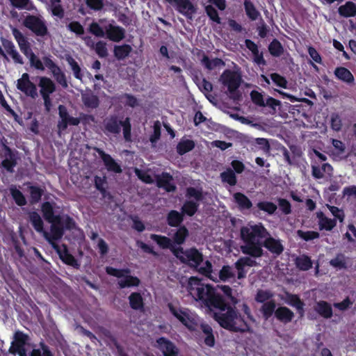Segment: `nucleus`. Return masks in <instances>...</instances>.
<instances>
[{
  "label": "nucleus",
  "instance_id": "obj_1",
  "mask_svg": "<svg viewBox=\"0 0 356 356\" xmlns=\"http://www.w3.org/2000/svg\"><path fill=\"white\" fill-rule=\"evenodd\" d=\"M225 306L216 308L219 311L213 313V319L224 329L232 332H251V327L235 306L230 305L224 298Z\"/></svg>",
  "mask_w": 356,
  "mask_h": 356
},
{
  "label": "nucleus",
  "instance_id": "obj_2",
  "mask_svg": "<svg viewBox=\"0 0 356 356\" xmlns=\"http://www.w3.org/2000/svg\"><path fill=\"white\" fill-rule=\"evenodd\" d=\"M268 235L269 232L261 223L242 227L241 238L245 243V245L241 247L243 253L254 258L262 257L264 251L260 240Z\"/></svg>",
  "mask_w": 356,
  "mask_h": 356
},
{
  "label": "nucleus",
  "instance_id": "obj_3",
  "mask_svg": "<svg viewBox=\"0 0 356 356\" xmlns=\"http://www.w3.org/2000/svg\"><path fill=\"white\" fill-rule=\"evenodd\" d=\"M188 290L197 300L201 301L209 309L222 308L225 306L224 297L216 293L212 286L202 284L201 280L195 277L189 279Z\"/></svg>",
  "mask_w": 356,
  "mask_h": 356
},
{
  "label": "nucleus",
  "instance_id": "obj_4",
  "mask_svg": "<svg viewBox=\"0 0 356 356\" xmlns=\"http://www.w3.org/2000/svg\"><path fill=\"white\" fill-rule=\"evenodd\" d=\"M188 290L197 300L201 301L209 309L222 308L225 306L224 297L216 293L212 286L202 284L201 280L195 277L189 279Z\"/></svg>",
  "mask_w": 356,
  "mask_h": 356
},
{
  "label": "nucleus",
  "instance_id": "obj_5",
  "mask_svg": "<svg viewBox=\"0 0 356 356\" xmlns=\"http://www.w3.org/2000/svg\"><path fill=\"white\" fill-rule=\"evenodd\" d=\"M29 340V337L27 334L19 330L16 331L9 352L14 355L17 354L19 356H53L49 347L43 341L39 343V348L33 345L32 350L27 353L25 346Z\"/></svg>",
  "mask_w": 356,
  "mask_h": 356
},
{
  "label": "nucleus",
  "instance_id": "obj_6",
  "mask_svg": "<svg viewBox=\"0 0 356 356\" xmlns=\"http://www.w3.org/2000/svg\"><path fill=\"white\" fill-rule=\"evenodd\" d=\"M219 81L227 88L231 99L234 101L240 99L241 95L238 89L241 86L242 78L239 72L227 69L220 75Z\"/></svg>",
  "mask_w": 356,
  "mask_h": 356
},
{
  "label": "nucleus",
  "instance_id": "obj_7",
  "mask_svg": "<svg viewBox=\"0 0 356 356\" xmlns=\"http://www.w3.org/2000/svg\"><path fill=\"white\" fill-rule=\"evenodd\" d=\"M173 255L181 263L188 265L191 268H197L203 261V254L196 248H191L184 250L182 247H178L173 251Z\"/></svg>",
  "mask_w": 356,
  "mask_h": 356
},
{
  "label": "nucleus",
  "instance_id": "obj_8",
  "mask_svg": "<svg viewBox=\"0 0 356 356\" xmlns=\"http://www.w3.org/2000/svg\"><path fill=\"white\" fill-rule=\"evenodd\" d=\"M105 270L108 275L120 278L118 282L119 289L138 286L140 284L138 277L130 275L131 270L129 268L118 269L112 266H106Z\"/></svg>",
  "mask_w": 356,
  "mask_h": 356
},
{
  "label": "nucleus",
  "instance_id": "obj_9",
  "mask_svg": "<svg viewBox=\"0 0 356 356\" xmlns=\"http://www.w3.org/2000/svg\"><path fill=\"white\" fill-rule=\"evenodd\" d=\"M22 24L36 36L44 37L49 34L46 21L40 15L28 14L24 17Z\"/></svg>",
  "mask_w": 356,
  "mask_h": 356
},
{
  "label": "nucleus",
  "instance_id": "obj_10",
  "mask_svg": "<svg viewBox=\"0 0 356 356\" xmlns=\"http://www.w3.org/2000/svg\"><path fill=\"white\" fill-rule=\"evenodd\" d=\"M40 93L44 101L45 111L49 112L52 106V102L50 95L56 91L55 83L49 77H39Z\"/></svg>",
  "mask_w": 356,
  "mask_h": 356
},
{
  "label": "nucleus",
  "instance_id": "obj_11",
  "mask_svg": "<svg viewBox=\"0 0 356 356\" xmlns=\"http://www.w3.org/2000/svg\"><path fill=\"white\" fill-rule=\"evenodd\" d=\"M1 157L3 159L1 163V167L8 173H13L15 172L14 168L17 164V152L13 150L9 146L3 144Z\"/></svg>",
  "mask_w": 356,
  "mask_h": 356
},
{
  "label": "nucleus",
  "instance_id": "obj_12",
  "mask_svg": "<svg viewBox=\"0 0 356 356\" xmlns=\"http://www.w3.org/2000/svg\"><path fill=\"white\" fill-rule=\"evenodd\" d=\"M17 88L28 97L35 99L38 97L36 86L30 81L28 73H24L22 77L17 80Z\"/></svg>",
  "mask_w": 356,
  "mask_h": 356
},
{
  "label": "nucleus",
  "instance_id": "obj_13",
  "mask_svg": "<svg viewBox=\"0 0 356 356\" xmlns=\"http://www.w3.org/2000/svg\"><path fill=\"white\" fill-rule=\"evenodd\" d=\"M170 3H175V10L188 19H192L197 8L190 0H165Z\"/></svg>",
  "mask_w": 356,
  "mask_h": 356
},
{
  "label": "nucleus",
  "instance_id": "obj_14",
  "mask_svg": "<svg viewBox=\"0 0 356 356\" xmlns=\"http://www.w3.org/2000/svg\"><path fill=\"white\" fill-rule=\"evenodd\" d=\"M155 346L163 353V356H178L179 350L170 339L161 337L156 339Z\"/></svg>",
  "mask_w": 356,
  "mask_h": 356
},
{
  "label": "nucleus",
  "instance_id": "obj_15",
  "mask_svg": "<svg viewBox=\"0 0 356 356\" xmlns=\"http://www.w3.org/2000/svg\"><path fill=\"white\" fill-rule=\"evenodd\" d=\"M11 31L14 38L18 44L20 51L24 54V55L26 57L33 54V52L31 49V45L29 42L28 38L15 27H13Z\"/></svg>",
  "mask_w": 356,
  "mask_h": 356
},
{
  "label": "nucleus",
  "instance_id": "obj_16",
  "mask_svg": "<svg viewBox=\"0 0 356 356\" xmlns=\"http://www.w3.org/2000/svg\"><path fill=\"white\" fill-rule=\"evenodd\" d=\"M104 133L118 134L121 131V122L118 115L113 114L106 117L103 121Z\"/></svg>",
  "mask_w": 356,
  "mask_h": 356
},
{
  "label": "nucleus",
  "instance_id": "obj_17",
  "mask_svg": "<svg viewBox=\"0 0 356 356\" xmlns=\"http://www.w3.org/2000/svg\"><path fill=\"white\" fill-rule=\"evenodd\" d=\"M95 150L103 161L104 164L108 172H113L118 174L122 172L120 165L118 164L110 154L106 153L100 148H95Z\"/></svg>",
  "mask_w": 356,
  "mask_h": 356
},
{
  "label": "nucleus",
  "instance_id": "obj_18",
  "mask_svg": "<svg viewBox=\"0 0 356 356\" xmlns=\"http://www.w3.org/2000/svg\"><path fill=\"white\" fill-rule=\"evenodd\" d=\"M62 247L63 249H61L58 245H54V249L59 255L60 259L63 261V263L79 268V264H78V261L75 257L69 252L67 246L65 244H63Z\"/></svg>",
  "mask_w": 356,
  "mask_h": 356
},
{
  "label": "nucleus",
  "instance_id": "obj_19",
  "mask_svg": "<svg viewBox=\"0 0 356 356\" xmlns=\"http://www.w3.org/2000/svg\"><path fill=\"white\" fill-rule=\"evenodd\" d=\"M106 38L111 41L119 42L125 38V30L124 28L109 24L105 26Z\"/></svg>",
  "mask_w": 356,
  "mask_h": 356
},
{
  "label": "nucleus",
  "instance_id": "obj_20",
  "mask_svg": "<svg viewBox=\"0 0 356 356\" xmlns=\"http://www.w3.org/2000/svg\"><path fill=\"white\" fill-rule=\"evenodd\" d=\"M261 245L262 247L266 248L269 252L276 255L281 254L284 250L282 241L272 237L270 234L265 238Z\"/></svg>",
  "mask_w": 356,
  "mask_h": 356
},
{
  "label": "nucleus",
  "instance_id": "obj_21",
  "mask_svg": "<svg viewBox=\"0 0 356 356\" xmlns=\"http://www.w3.org/2000/svg\"><path fill=\"white\" fill-rule=\"evenodd\" d=\"M172 181V176L168 172H162L156 177V186L167 192H174L176 190V186Z\"/></svg>",
  "mask_w": 356,
  "mask_h": 356
},
{
  "label": "nucleus",
  "instance_id": "obj_22",
  "mask_svg": "<svg viewBox=\"0 0 356 356\" xmlns=\"http://www.w3.org/2000/svg\"><path fill=\"white\" fill-rule=\"evenodd\" d=\"M51 233L44 232V235L48 242L54 248V245H58L56 241L62 238L64 235L65 230L63 225H58L53 223L50 229Z\"/></svg>",
  "mask_w": 356,
  "mask_h": 356
},
{
  "label": "nucleus",
  "instance_id": "obj_23",
  "mask_svg": "<svg viewBox=\"0 0 356 356\" xmlns=\"http://www.w3.org/2000/svg\"><path fill=\"white\" fill-rule=\"evenodd\" d=\"M1 43L6 52L11 56L15 63L24 64L22 57L17 51L15 44L11 40L1 38Z\"/></svg>",
  "mask_w": 356,
  "mask_h": 356
},
{
  "label": "nucleus",
  "instance_id": "obj_24",
  "mask_svg": "<svg viewBox=\"0 0 356 356\" xmlns=\"http://www.w3.org/2000/svg\"><path fill=\"white\" fill-rule=\"evenodd\" d=\"M83 39L85 40L88 47L95 49L99 58H106L108 56V49L105 42L100 40L95 44L90 36H86L83 38Z\"/></svg>",
  "mask_w": 356,
  "mask_h": 356
},
{
  "label": "nucleus",
  "instance_id": "obj_25",
  "mask_svg": "<svg viewBox=\"0 0 356 356\" xmlns=\"http://www.w3.org/2000/svg\"><path fill=\"white\" fill-rule=\"evenodd\" d=\"M168 307L170 313L178 319L184 325L191 328L189 322H191V318L187 312L182 310L181 309L176 308L172 302L168 303Z\"/></svg>",
  "mask_w": 356,
  "mask_h": 356
},
{
  "label": "nucleus",
  "instance_id": "obj_26",
  "mask_svg": "<svg viewBox=\"0 0 356 356\" xmlns=\"http://www.w3.org/2000/svg\"><path fill=\"white\" fill-rule=\"evenodd\" d=\"M150 238L155 241L161 248L170 249L172 254L175 250H177L178 247H176L172 242V240L165 236L152 234Z\"/></svg>",
  "mask_w": 356,
  "mask_h": 356
},
{
  "label": "nucleus",
  "instance_id": "obj_27",
  "mask_svg": "<svg viewBox=\"0 0 356 356\" xmlns=\"http://www.w3.org/2000/svg\"><path fill=\"white\" fill-rule=\"evenodd\" d=\"M275 316L281 323L287 324L292 321L294 313L288 307L282 306L276 309Z\"/></svg>",
  "mask_w": 356,
  "mask_h": 356
},
{
  "label": "nucleus",
  "instance_id": "obj_28",
  "mask_svg": "<svg viewBox=\"0 0 356 356\" xmlns=\"http://www.w3.org/2000/svg\"><path fill=\"white\" fill-rule=\"evenodd\" d=\"M316 217L318 219V227L321 231H331L337 225L336 219L327 218L322 211L317 212Z\"/></svg>",
  "mask_w": 356,
  "mask_h": 356
},
{
  "label": "nucleus",
  "instance_id": "obj_29",
  "mask_svg": "<svg viewBox=\"0 0 356 356\" xmlns=\"http://www.w3.org/2000/svg\"><path fill=\"white\" fill-rule=\"evenodd\" d=\"M314 310L323 318L328 319L333 316L332 305L325 300L316 302Z\"/></svg>",
  "mask_w": 356,
  "mask_h": 356
},
{
  "label": "nucleus",
  "instance_id": "obj_30",
  "mask_svg": "<svg viewBox=\"0 0 356 356\" xmlns=\"http://www.w3.org/2000/svg\"><path fill=\"white\" fill-rule=\"evenodd\" d=\"M243 8L248 18L256 21L261 17V13L251 0H244Z\"/></svg>",
  "mask_w": 356,
  "mask_h": 356
},
{
  "label": "nucleus",
  "instance_id": "obj_31",
  "mask_svg": "<svg viewBox=\"0 0 356 356\" xmlns=\"http://www.w3.org/2000/svg\"><path fill=\"white\" fill-rule=\"evenodd\" d=\"M294 264L296 267L302 271H307L313 266L311 257L305 254L298 256L294 260Z\"/></svg>",
  "mask_w": 356,
  "mask_h": 356
},
{
  "label": "nucleus",
  "instance_id": "obj_32",
  "mask_svg": "<svg viewBox=\"0 0 356 356\" xmlns=\"http://www.w3.org/2000/svg\"><path fill=\"white\" fill-rule=\"evenodd\" d=\"M184 216L181 212L176 210H170L166 216V222L172 227H178L181 226V224L184 221Z\"/></svg>",
  "mask_w": 356,
  "mask_h": 356
},
{
  "label": "nucleus",
  "instance_id": "obj_33",
  "mask_svg": "<svg viewBox=\"0 0 356 356\" xmlns=\"http://www.w3.org/2000/svg\"><path fill=\"white\" fill-rule=\"evenodd\" d=\"M30 195L29 202L32 205L38 204L44 193V188L39 186L31 185L28 186Z\"/></svg>",
  "mask_w": 356,
  "mask_h": 356
},
{
  "label": "nucleus",
  "instance_id": "obj_34",
  "mask_svg": "<svg viewBox=\"0 0 356 356\" xmlns=\"http://www.w3.org/2000/svg\"><path fill=\"white\" fill-rule=\"evenodd\" d=\"M201 63L208 70H212L217 67H224L225 65V63L222 59L219 58L210 59L209 56L204 54H203L201 60Z\"/></svg>",
  "mask_w": 356,
  "mask_h": 356
},
{
  "label": "nucleus",
  "instance_id": "obj_35",
  "mask_svg": "<svg viewBox=\"0 0 356 356\" xmlns=\"http://www.w3.org/2000/svg\"><path fill=\"white\" fill-rule=\"evenodd\" d=\"M340 16L348 18L356 16V4L353 1H346L338 8Z\"/></svg>",
  "mask_w": 356,
  "mask_h": 356
},
{
  "label": "nucleus",
  "instance_id": "obj_36",
  "mask_svg": "<svg viewBox=\"0 0 356 356\" xmlns=\"http://www.w3.org/2000/svg\"><path fill=\"white\" fill-rule=\"evenodd\" d=\"M334 73L338 79L346 83H353L355 81L353 74L344 67H337Z\"/></svg>",
  "mask_w": 356,
  "mask_h": 356
},
{
  "label": "nucleus",
  "instance_id": "obj_37",
  "mask_svg": "<svg viewBox=\"0 0 356 356\" xmlns=\"http://www.w3.org/2000/svg\"><path fill=\"white\" fill-rule=\"evenodd\" d=\"M132 51L131 45L124 44L122 45H115L113 49L114 56L118 60H122L129 56Z\"/></svg>",
  "mask_w": 356,
  "mask_h": 356
},
{
  "label": "nucleus",
  "instance_id": "obj_38",
  "mask_svg": "<svg viewBox=\"0 0 356 356\" xmlns=\"http://www.w3.org/2000/svg\"><path fill=\"white\" fill-rule=\"evenodd\" d=\"M129 305L134 310L144 309V300L142 295L138 292H133L129 296Z\"/></svg>",
  "mask_w": 356,
  "mask_h": 356
},
{
  "label": "nucleus",
  "instance_id": "obj_39",
  "mask_svg": "<svg viewBox=\"0 0 356 356\" xmlns=\"http://www.w3.org/2000/svg\"><path fill=\"white\" fill-rule=\"evenodd\" d=\"M188 235V229L185 225L178 227V229L172 237L174 243L179 245V247H181V245L185 243Z\"/></svg>",
  "mask_w": 356,
  "mask_h": 356
},
{
  "label": "nucleus",
  "instance_id": "obj_40",
  "mask_svg": "<svg viewBox=\"0 0 356 356\" xmlns=\"http://www.w3.org/2000/svg\"><path fill=\"white\" fill-rule=\"evenodd\" d=\"M286 302L297 309L298 312L302 316L304 314V302L300 300V297L296 294L286 293Z\"/></svg>",
  "mask_w": 356,
  "mask_h": 356
},
{
  "label": "nucleus",
  "instance_id": "obj_41",
  "mask_svg": "<svg viewBox=\"0 0 356 356\" xmlns=\"http://www.w3.org/2000/svg\"><path fill=\"white\" fill-rule=\"evenodd\" d=\"M29 218L32 226L36 232L40 233L44 232V222L38 212H29Z\"/></svg>",
  "mask_w": 356,
  "mask_h": 356
},
{
  "label": "nucleus",
  "instance_id": "obj_42",
  "mask_svg": "<svg viewBox=\"0 0 356 356\" xmlns=\"http://www.w3.org/2000/svg\"><path fill=\"white\" fill-rule=\"evenodd\" d=\"M65 60L70 66L73 72L74 76L79 80H82L83 74L82 73L81 68L75 59L70 54L65 56Z\"/></svg>",
  "mask_w": 356,
  "mask_h": 356
},
{
  "label": "nucleus",
  "instance_id": "obj_43",
  "mask_svg": "<svg viewBox=\"0 0 356 356\" xmlns=\"http://www.w3.org/2000/svg\"><path fill=\"white\" fill-rule=\"evenodd\" d=\"M199 203L197 202H194L192 200H186L181 209V212L184 216V215H187L190 217L193 216L198 210Z\"/></svg>",
  "mask_w": 356,
  "mask_h": 356
},
{
  "label": "nucleus",
  "instance_id": "obj_44",
  "mask_svg": "<svg viewBox=\"0 0 356 356\" xmlns=\"http://www.w3.org/2000/svg\"><path fill=\"white\" fill-rule=\"evenodd\" d=\"M234 198L240 209H250L252 207L250 200L243 193L237 192L234 193Z\"/></svg>",
  "mask_w": 356,
  "mask_h": 356
},
{
  "label": "nucleus",
  "instance_id": "obj_45",
  "mask_svg": "<svg viewBox=\"0 0 356 356\" xmlns=\"http://www.w3.org/2000/svg\"><path fill=\"white\" fill-rule=\"evenodd\" d=\"M195 145V144L192 140H181L177 145V152L179 155L182 156L193 149Z\"/></svg>",
  "mask_w": 356,
  "mask_h": 356
},
{
  "label": "nucleus",
  "instance_id": "obj_46",
  "mask_svg": "<svg viewBox=\"0 0 356 356\" xmlns=\"http://www.w3.org/2000/svg\"><path fill=\"white\" fill-rule=\"evenodd\" d=\"M10 193L13 200L17 206L23 207L27 204L26 199L24 194L15 186H13L10 188Z\"/></svg>",
  "mask_w": 356,
  "mask_h": 356
},
{
  "label": "nucleus",
  "instance_id": "obj_47",
  "mask_svg": "<svg viewBox=\"0 0 356 356\" xmlns=\"http://www.w3.org/2000/svg\"><path fill=\"white\" fill-rule=\"evenodd\" d=\"M276 303L275 300H269L264 302L261 307V312L265 320L269 319L273 314H275L276 310Z\"/></svg>",
  "mask_w": 356,
  "mask_h": 356
},
{
  "label": "nucleus",
  "instance_id": "obj_48",
  "mask_svg": "<svg viewBox=\"0 0 356 356\" xmlns=\"http://www.w3.org/2000/svg\"><path fill=\"white\" fill-rule=\"evenodd\" d=\"M268 51L274 57L281 56L284 51V47L277 39H273L268 45Z\"/></svg>",
  "mask_w": 356,
  "mask_h": 356
},
{
  "label": "nucleus",
  "instance_id": "obj_49",
  "mask_svg": "<svg viewBox=\"0 0 356 356\" xmlns=\"http://www.w3.org/2000/svg\"><path fill=\"white\" fill-rule=\"evenodd\" d=\"M257 207L270 216L273 215L277 209V206L269 201H260L257 204Z\"/></svg>",
  "mask_w": 356,
  "mask_h": 356
},
{
  "label": "nucleus",
  "instance_id": "obj_50",
  "mask_svg": "<svg viewBox=\"0 0 356 356\" xmlns=\"http://www.w3.org/2000/svg\"><path fill=\"white\" fill-rule=\"evenodd\" d=\"M56 203H51L50 202L46 201L44 202L41 204V211L42 213L43 218L47 220H50L53 218L54 215V207Z\"/></svg>",
  "mask_w": 356,
  "mask_h": 356
},
{
  "label": "nucleus",
  "instance_id": "obj_51",
  "mask_svg": "<svg viewBox=\"0 0 356 356\" xmlns=\"http://www.w3.org/2000/svg\"><path fill=\"white\" fill-rule=\"evenodd\" d=\"M82 101L87 108H96L99 105V100L97 95L92 93L82 95Z\"/></svg>",
  "mask_w": 356,
  "mask_h": 356
},
{
  "label": "nucleus",
  "instance_id": "obj_52",
  "mask_svg": "<svg viewBox=\"0 0 356 356\" xmlns=\"http://www.w3.org/2000/svg\"><path fill=\"white\" fill-rule=\"evenodd\" d=\"M11 5L19 10H32L35 9V6L31 0H8Z\"/></svg>",
  "mask_w": 356,
  "mask_h": 356
},
{
  "label": "nucleus",
  "instance_id": "obj_53",
  "mask_svg": "<svg viewBox=\"0 0 356 356\" xmlns=\"http://www.w3.org/2000/svg\"><path fill=\"white\" fill-rule=\"evenodd\" d=\"M329 263L331 266L337 269H346L348 267L346 261V256L342 253H338Z\"/></svg>",
  "mask_w": 356,
  "mask_h": 356
},
{
  "label": "nucleus",
  "instance_id": "obj_54",
  "mask_svg": "<svg viewBox=\"0 0 356 356\" xmlns=\"http://www.w3.org/2000/svg\"><path fill=\"white\" fill-rule=\"evenodd\" d=\"M220 177L223 182L227 183L231 186H234L237 183L236 175L232 169L229 168L220 174Z\"/></svg>",
  "mask_w": 356,
  "mask_h": 356
},
{
  "label": "nucleus",
  "instance_id": "obj_55",
  "mask_svg": "<svg viewBox=\"0 0 356 356\" xmlns=\"http://www.w3.org/2000/svg\"><path fill=\"white\" fill-rule=\"evenodd\" d=\"M220 289L223 294L226 296L224 298L225 300L230 305L235 306L238 303V299L232 295V289L228 285H222Z\"/></svg>",
  "mask_w": 356,
  "mask_h": 356
},
{
  "label": "nucleus",
  "instance_id": "obj_56",
  "mask_svg": "<svg viewBox=\"0 0 356 356\" xmlns=\"http://www.w3.org/2000/svg\"><path fill=\"white\" fill-rule=\"evenodd\" d=\"M218 275L220 280L223 282H226L235 277V274L233 272L232 267L229 265L223 266L220 269Z\"/></svg>",
  "mask_w": 356,
  "mask_h": 356
},
{
  "label": "nucleus",
  "instance_id": "obj_57",
  "mask_svg": "<svg viewBox=\"0 0 356 356\" xmlns=\"http://www.w3.org/2000/svg\"><path fill=\"white\" fill-rule=\"evenodd\" d=\"M204 10L208 17L213 22L220 24L221 19L219 17L218 10L212 6L207 5L204 7Z\"/></svg>",
  "mask_w": 356,
  "mask_h": 356
},
{
  "label": "nucleus",
  "instance_id": "obj_58",
  "mask_svg": "<svg viewBox=\"0 0 356 356\" xmlns=\"http://www.w3.org/2000/svg\"><path fill=\"white\" fill-rule=\"evenodd\" d=\"M186 196L188 198L193 197L197 202L202 201L204 199L202 189H197L194 187H188L186 188Z\"/></svg>",
  "mask_w": 356,
  "mask_h": 356
},
{
  "label": "nucleus",
  "instance_id": "obj_59",
  "mask_svg": "<svg viewBox=\"0 0 356 356\" xmlns=\"http://www.w3.org/2000/svg\"><path fill=\"white\" fill-rule=\"evenodd\" d=\"M67 29L79 36L83 35L85 33L83 26L78 21H72L70 22L67 25Z\"/></svg>",
  "mask_w": 356,
  "mask_h": 356
},
{
  "label": "nucleus",
  "instance_id": "obj_60",
  "mask_svg": "<svg viewBox=\"0 0 356 356\" xmlns=\"http://www.w3.org/2000/svg\"><path fill=\"white\" fill-rule=\"evenodd\" d=\"M95 186L97 191H99L103 196H105L106 193V189L104 187V185L106 184V177H99L98 175L95 176L94 177Z\"/></svg>",
  "mask_w": 356,
  "mask_h": 356
},
{
  "label": "nucleus",
  "instance_id": "obj_61",
  "mask_svg": "<svg viewBox=\"0 0 356 356\" xmlns=\"http://www.w3.org/2000/svg\"><path fill=\"white\" fill-rule=\"evenodd\" d=\"M298 236L305 241H309L314 239L318 238L320 234L318 232L315 231H302L298 230Z\"/></svg>",
  "mask_w": 356,
  "mask_h": 356
},
{
  "label": "nucleus",
  "instance_id": "obj_62",
  "mask_svg": "<svg viewBox=\"0 0 356 356\" xmlns=\"http://www.w3.org/2000/svg\"><path fill=\"white\" fill-rule=\"evenodd\" d=\"M88 31L98 38H104L106 34V31H104L100 25L96 22H92L89 25Z\"/></svg>",
  "mask_w": 356,
  "mask_h": 356
},
{
  "label": "nucleus",
  "instance_id": "obj_63",
  "mask_svg": "<svg viewBox=\"0 0 356 356\" xmlns=\"http://www.w3.org/2000/svg\"><path fill=\"white\" fill-rule=\"evenodd\" d=\"M273 296V294L270 291L259 289L255 296V300L257 302L264 303L272 298Z\"/></svg>",
  "mask_w": 356,
  "mask_h": 356
},
{
  "label": "nucleus",
  "instance_id": "obj_64",
  "mask_svg": "<svg viewBox=\"0 0 356 356\" xmlns=\"http://www.w3.org/2000/svg\"><path fill=\"white\" fill-rule=\"evenodd\" d=\"M270 76L276 86L282 88H287L288 82L284 76L276 72L270 74Z\"/></svg>",
  "mask_w": 356,
  "mask_h": 356
}]
</instances>
